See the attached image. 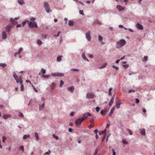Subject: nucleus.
<instances>
[{
  "label": "nucleus",
  "mask_w": 155,
  "mask_h": 155,
  "mask_svg": "<svg viewBox=\"0 0 155 155\" xmlns=\"http://www.w3.org/2000/svg\"><path fill=\"white\" fill-rule=\"evenodd\" d=\"M36 20L35 18L31 17L30 18L29 21H27V23H28V25L30 28H37L38 27V25L36 22L34 21Z\"/></svg>",
  "instance_id": "nucleus-1"
},
{
  "label": "nucleus",
  "mask_w": 155,
  "mask_h": 155,
  "mask_svg": "<svg viewBox=\"0 0 155 155\" xmlns=\"http://www.w3.org/2000/svg\"><path fill=\"white\" fill-rule=\"evenodd\" d=\"M13 76L15 80V81H16V82L17 83L20 82V84H21V88H20V89H21V91H23L24 90V86L22 84V81L21 78H18V77L16 74L14 72H13Z\"/></svg>",
  "instance_id": "nucleus-2"
},
{
  "label": "nucleus",
  "mask_w": 155,
  "mask_h": 155,
  "mask_svg": "<svg viewBox=\"0 0 155 155\" xmlns=\"http://www.w3.org/2000/svg\"><path fill=\"white\" fill-rule=\"evenodd\" d=\"M126 42L125 40L124 39L120 40L116 42V47L117 48H120L123 47L124 46Z\"/></svg>",
  "instance_id": "nucleus-3"
},
{
  "label": "nucleus",
  "mask_w": 155,
  "mask_h": 155,
  "mask_svg": "<svg viewBox=\"0 0 155 155\" xmlns=\"http://www.w3.org/2000/svg\"><path fill=\"white\" fill-rule=\"evenodd\" d=\"M44 7H45V10L47 13H49L50 12V8L49 5L47 2H45L44 3Z\"/></svg>",
  "instance_id": "nucleus-4"
},
{
  "label": "nucleus",
  "mask_w": 155,
  "mask_h": 155,
  "mask_svg": "<svg viewBox=\"0 0 155 155\" xmlns=\"http://www.w3.org/2000/svg\"><path fill=\"white\" fill-rule=\"evenodd\" d=\"M94 97V94L92 92L88 93L86 94V97L87 98H93Z\"/></svg>",
  "instance_id": "nucleus-5"
},
{
  "label": "nucleus",
  "mask_w": 155,
  "mask_h": 155,
  "mask_svg": "<svg viewBox=\"0 0 155 155\" xmlns=\"http://www.w3.org/2000/svg\"><path fill=\"white\" fill-rule=\"evenodd\" d=\"M84 120V119H83L79 118L76 120L75 121V123L76 125H78L80 124Z\"/></svg>",
  "instance_id": "nucleus-6"
},
{
  "label": "nucleus",
  "mask_w": 155,
  "mask_h": 155,
  "mask_svg": "<svg viewBox=\"0 0 155 155\" xmlns=\"http://www.w3.org/2000/svg\"><path fill=\"white\" fill-rule=\"evenodd\" d=\"M14 26V25H8L6 26L5 27V29H6V32H9L10 31V30H11V29L12 28V27H13V26Z\"/></svg>",
  "instance_id": "nucleus-7"
},
{
  "label": "nucleus",
  "mask_w": 155,
  "mask_h": 155,
  "mask_svg": "<svg viewBox=\"0 0 155 155\" xmlns=\"http://www.w3.org/2000/svg\"><path fill=\"white\" fill-rule=\"evenodd\" d=\"M90 31L87 32L86 33V38L88 41H90L91 40V37H90Z\"/></svg>",
  "instance_id": "nucleus-8"
},
{
  "label": "nucleus",
  "mask_w": 155,
  "mask_h": 155,
  "mask_svg": "<svg viewBox=\"0 0 155 155\" xmlns=\"http://www.w3.org/2000/svg\"><path fill=\"white\" fill-rule=\"evenodd\" d=\"M22 51H23V48L22 47H20L19 48V50H18V51L15 53L14 54V56L15 57H16L17 55H20V53L22 52Z\"/></svg>",
  "instance_id": "nucleus-9"
},
{
  "label": "nucleus",
  "mask_w": 155,
  "mask_h": 155,
  "mask_svg": "<svg viewBox=\"0 0 155 155\" xmlns=\"http://www.w3.org/2000/svg\"><path fill=\"white\" fill-rule=\"evenodd\" d=\"M89 116H90V114L89 113H86L83 115V116L82 118H80L85 120L87 119Z\"/></svg>",
  "instance_id": "nucleus-10"
},
{
  "label": "nucleus",
  "mask_w": 155,
  "mask_h": 155,
  "mask_svg": "<svg viewBox=\"0 0 155 155\" xmlns=\"http://www.w3.org/2000/svg\"><path fill=\"white\" fill-rule=\"evenodd\" d=\"M11 117V115L8 114H4L2 116V118L5 120H7L9 118H10Z\"/></svg>",
  "instance_id": "nucleus-11"
},
{
  "label": "nucleus",
  "mask_w": 155,
  "mask_h": 155,
  "mask_svg": "<svg viewBox=\"0 0 155 155\" xmlns=\"http://www.w3.org/2000/svg\"><path fill=\"white\" fill-rule=\"evenodd\" d=\"M136 28L139 30H142L143 29V25L140 24L138 23L136 24Z\"/></svg>",
  "instance_id": "nucleus-12"
},
{
  "label": "nucleus",
  "mask_w": 155,
  "mask_h": 155,
  "mask_svg": "<svg viewBox=\"0 0 155 155\" xmlns=\"http://www.w3.org/2000/svg\"><path fill=\"white\" fill-rule=\"evenodd\" d=\"M7 38V34L6 32L4 31H2V39L3 40H5Z\"/></svg>",
  "instance_id": "nucleus-13"
},
{
  "label": "nucleus",
  "mask_w": 155,
  "mask_h": 155,
  "mask_svg": "<svg viewBox=\"0 0 155 155\" xmlns=\"http://www.w3.org/2000/svg\"><path fill=\"white\" fill-rule=\"evenodd\" d=\"M116 107L117 109H118L119 108L121 104V102L120 101L118 100H117L116 101Z\"/></svg>",
  "instance_id": "nucleus-14"
},
{
  "label": "nucleus",
  "mask_w": 155,
  "mask_h": 155,
  "mask_svg": "<svg viewBox=\"0 0 155 155\" xmlns=\"http://www.w3.org/2000/svg\"><path fill=\"white\" fill-rule=\"evenodd\" d=\"M102 37L100 35H98V40H99V41L100 42L101 44L103 45L104 44V43L102 41Z\"/></svg>",
  "instance_id": "nucleus-15"
},
{
  "label": "nucleus",
  "mask_w": 155,
  "mask_h": 155,
  "mask_svg": "<svg viewBox=\"0 0 155 155\" xmlns=\"http://www.w3.org/2000/svg\"><path fill=\"white\" fill-rule=\"evenodd\" d=\"M68 90L71 92L73 93L74 91V87L73 86L71 85L70 87L68 88Z\"/></svg>",
  "instance_id": "nucleus-16"
},
{
  "label": "nucleus",
  "mask_w": 155,
  "mask_h": 155,
  "mask_svg": "<svg viewBox=\"0 0 155 155\" xmlns=\"http://www.w3.org/2000/svg\"><path fill=\"white\" fill-rule=\"evenodd\" d=\"M116 8H117L119 11H121L124 10V8H123V7L119 5L117 6Z\"/></svg>",
  "instance_id": "nucleus-17"
},
{
  "label": "nucleus",
  "mask_w": 155,
  "mask_h": 155,
  "mask_svg": "<svg viewBox=\"0 0 155 155\" xmlns=\"http://www.w3.org/2000/svg\"><path fill=\"white\" fill-rule=\"evenodd\" d=\"M45 106V103L44 102H43V104H39V110H41L43 109L44 108V106Z\"/></svg>",
  "instance_id": "nucleus-18"
},
{
  "label": "nucleus",
  "mask_w": 155,
  "mask_h": 155,
  "mask_svg": "<svg viewBox=\"0 0 155 155\" xmlns=\"http://www.w3.org/2000/svg\"><path fill=\"white\" fill-rule=\"evenodd\" d=\"M10 21L12 22V24L13 25H14L17 23V21L15 20V19H13L12 18H11L10 19Z\"/></svg>",
  "instance_id": "nucleus-19"
},
{
  "label": "nucleus",
  "mask_w": 155,
  "mask_h": 155,
  "mask_svg": "<svg viewBox=\"0 0 155 155\" xmlns=\"http://www.w3.org/2000/svg\"><path fill=\"white\" fill-rule=\"evenodd\" d=\"M82 57L83 58V59L85 61H89L88 59L86 58L84 52H83L82 54Z\"/></svg>",
  "instance_id": "nucleus-20"
},
{
  "label": "nucleus",
  "mask_w": 155,
  "mask_h": 155,
  "mask_svg": "<svg viewBox=\"0 0 155 155\" xmlns=\"http://www.w3.org/2000/svg\"><path fill=\"white\" fill-rule=\"evenodd\" d=\"M18 4L21 5H22L24 4L25 2L23 0H17Z\"/></svg>",
  "instance_id": "nucleus-21"
},
{
  "label": "nucleus",
  "mask_w": 155,
  "mask_h": 155,
  "mask_svg": "<svg viewBox=\"0 0 155 155\" xmlns=\"http://www.w3.org/2000/svg\"><path fill=\"white\" fill-rule=\"evenodd\" d=\"M114 96H113L112 97H111L110 101L109 103V105L110 106H111L112 104L113 103V101H114Z\"/></svg>",
  "instance_id": "nucleus-22"
},
{
  "label": "nucleus",
  "mask_w": 155,
  "mask_h": 155,
  "mask_svg": "<svg viewBox=\"0 0 155 155\" xmlns=\"http://www.w3.org/2000/svg\"><path fill=\"white\" fill-rule=\"evenodd\" d=\"M114 107L113 108H111V110H110V112L109 114V116L110 117H111L112 115V114H113V112H114Z\"/></svg>",
  "instance_id": "nucleus-23"
},
{
  "label": "nucleus",
  "mask_w": 155,
  "mask_h": 155,
  "mask_svg": "<svg viewBox=\"0 0 155 155\" xmlns=\"http://www.w3.org/2000/svg\"><path fill=\"white\" fill-rule=\"evenodd\" d=\"M100 113L102 116H104L106 113V111L105 110H102L101 111Z\"/></svg>",
  "instance_id": "nucleus-24"
},
{
  "label": "nucleus",
  "mask_w": 155,
  "mask_h": 155,
  "mask_svg": "<svg viewBox=\"0 0 155 155\" xmlns=\"http://www.w3.org/2000/svg\"><path fill=\"white\" fill-rule=\"evenodd\" d=\"M30 136L29 134H25L23 136V139L25 140L28 138H30Z\"/></svg>",
  "instance_id": "nucleus-25"
},
{
  "label": "nucleus",
  "mask_w": 155,
  "mask_h": 155,
  "mask_svg": "<svg viewBox=\"0 0 155 155\" xmlns=\"http://www.w3.org/2000/svg\"><path fill=\"white\" fill-rule=\"evenodd\" d=\"M55 84L54 82H52L51 85V90H53L54 89L55 87Z\"/></svg>",
  "instance_id": "nucleus-26"
},
{
  "label": "nucleus",
  "mask_w": 155,
  "mask_h": 155,
  "mask_svg": "<svg viewBox=\"0 0 155 155\" xmlns=\"http://www.w3.org/2000/svg\"><path fill=\"white\" fill-rule=\"evenodd\" d=\"M63 57V56L62 55L60 56L57 57V59H56V61L57 62H60L61 61L62 58Z\"/></svg>",
  "instance_id": "nucleus-27"
},
{
  "label": "nucleus",
  "mask_w": 155,
  "mask_h": 155,
  "mask_svg": "<svg viewBox=\"0 0 155 155\" xmlns=\"http://www.w3.org/2000/svg\"><path fill=\"white\" fill-rule=\"evenodd\" d=\"M46 73V71L45 69L42 68L41 69V72L39 73V75H40L41 74V73L42 74H44Z\"/></svg>",
  "instance_id": "nucleus-28"
},
{
  "label": "nucleus",
  "mask_w": 155,
  "mask_h": 155,
  "mask_svg": "<svg viewBox=\"0 0 155 155\" xmlns=\"http://www.w3.org/2000/svg\"><path fill=\"white\" fill-rule=\"evenodd\" d=\"M140 133L142 135L145 136V130L144 128L140 130Z\"/></svg>",
  "instance_id": "nucleus-29"
},
{
  "label": "nucleus",
  "mask_w": 155,
  "mask_h": 155,
  "mask_svg": "<svg viewBox=\"0 0 155 155\" xmlns=\"http://www.w3.org/2000/svg\"><path fill=\"white\" fill-rule=\"evenodd\" d=\"M64 76V74L62 73H58L57 72V76L62 77Z\"/></svg>",
  "instance_id": "nucleus-30"
},
{
  "label": "nucleus",
  "mask_w": 155,
  "mask_h": 155,
  "mask_svg": "<svg viewBox=\"0 0 155 155\" xmlns=\"http://www.w3.org/2000/svg\"><path fill=\"white\" fill-rule=\"evenodd\" d=\"M50 74H48L46 75L44 74L43 75V78L46 79H48L49 78V77H50Z\"/></svg>",
  "instance_id": "nucleus-31"
},
{
  "label": "nucleus",
  "mask_w": 155,
  "mask_h": 155,
  "mask_svg": "<svg viewBox=\"0 0 155 155\" xmlns=\"http://www.w3.org/2000/svg\"><path fill=\"white\" fill-rule=\"evenodd\" d=\"M70 70L75 72H78L79 71V70L78 69L75 68H71Z\"/></svg>",
  "instance_id": "nucleus-32"
},
{
  "label": "nucleus",
  "mask_w": 155,
  "mask_h": 155,
  "mask_svg": "<svg viewBox=\"0 0 155 155\" xmlns=\"http://www.w3.org/2000/svg\"><path fill=\"white\" fill-rule=\"evenodd\" d=\"M35 139L36 140H38L39 139L38 134V133L36 132L35 133Z\"/></svg>",
  "instance_id": "nucleus-33"
},
{
  "label": "nucleus",
  "mask_w": 155,
  "mask_h": 155,
  "mask_svg": "<svg viewBox=\"0 0 155 155\" xmlns=\"http://www.w3.org/2000/svg\"><path fill=\"white\" fill-rule=\"evenodd\" d=\"M74 22L72 21H69L68 25L70 26H72L73 25Z\"/></svg>",
  "instance_id": "nucleus-34"
},
{
  "label": "nucleus",
  "mask_w": 155,
  "mask_h": 155,
  "mask_svg": "<svg viewBox=\"0 0 155 155\" xmlns=\"http://www.w3.org/2000/svg\"><path fill=\"white\" fill-rule=\"evenodd\" d=\"M107 65V64L106 63H105L103 64V65H102L101 66L99 67V68L101 69L102 68H104L105 67V66H106Z\"/></svg>",
  "instance_id": "nucleus-35"
},
{
  "label": "nucleus",
  "mask_w": 155,
  "mask_h": 155,
  "mask_svg": "<svg viewBox=\"0 0 155 155\" xmlns=\"http://www.w3.org/2000/svg\"><path fill=\"white\" fill-rule=\"evenodd\" d=\"M31 87H32V88H33V90L35 91L37 93L38 92V90L37 89L35 88V87L33 86V85L31 84Z\"/></svg>",
  "instance_id": "nucleus-36"
},
{
  "label": "nucleus",
  "mask_w": 155,
  "mask_h": 155,
  "mask_svg": "<svg viewBox=\"0 0 155 155\" xmlns=\"http://www.w3.org/2000/svg\"><path fill=\"white\" fill-rule=\"evenodd\" d=\"M112 89V88H110L108 90V94L109 95H111V90Z\"/></svg>",
  "instance_id": "nucleus-37"
},
{
  "label": "nucleus",
  "mask_w": 155,
  "mask_h": 155,
  "mask_svg": "<svg viewBox=\"0 0 155 155\" xmlns=\"http://www.w3.org/2000/svg\"><path fill=\"white\" fill-rule=\"evenodd\" d=\"M0 66L4 68L6 66V64L5 63H0Z\"/></svg>",
  "instance_id": "nucleus-38"
},
{
  "label": "nucleus",
  "mask_w": 155,
  "mask_h": 155,
  "mask_svg": "<svg viewBox=\"0 0 155 155\" xmlns=\"http://www.w3.org/2000/svg\"><path fill=\"white\" fill-rule=\"evenodd\" d=\"M51 75L54 77L57 76V72L52 73L51 74Z\"/></svg>",
  "instance_id": "nucleus-39"
},
{
  "label": "nucleus",
  "mask_w": 155,
  "mask_h": 155,
  "mask_svg": "<svg viewBox=\"0 0 155 155\" xmlns=\"http://www.w3.org/2000/svg\"><path fill=\"white\" fill-rule=\"evenodd\" d=\"M98 149H96L95 150V151H94V154L93 155H99L97 153H98Z\"/></svg>",
  "instance_id": "nucleus-40"
},
{
  "label": "nucleus",
  "mask_w": 155,
  "mask_h": 155,
  "mask_svg": "<svg viewBox=\"0 0 155 155\" xmlns=\"http://www.w3.org/2000/svg\"><path fill=\"white\" fill-rule=\"evenodd\" d=\"M122 143L124 144H127V142L125 139H123Z\"/></svg>",
  "instance_id": "nucleus-41"
},
{
  "label": "nucleus",
  "mask_w": 155,
  "mask_h": 155,
  "mask_svg": "<svg viewBox=\"0 0 155 155\" xmlns=\"http://www.w3.org/2000/svg\"><path fill=\"white\" fill-rule=\"evenodd\" d=\"M64 84V82L62 80L60 81V84L59 85L60 87H61Z\"/></svg>",
  "instance_id": "nucleus-42"
},
{
  "label": "nucleus",
  "mask_w": 155,
  "mask_h": 155,
  "mask_svg": "<svg viewBox=\"0 0 155 155\" xmlns=\"http://www.w3.org/2000/svg\"><path fill=\"white\" fill-rule=\"evenodd\" d=\"M60 31H58V33H57V35H54V37H58L60 35Z\"/></svg>",
  "instance_id": "nucleus-43"
},
{
  "label": "nucleus",
  "mask_w": 155,
  "mask_h": 155,
  "mask_svg": "<svg viewBox=\"0 0 155 155\" xmlns=\"http://www.w3.org/2000/svg\"><path fill=\"white\" fill-rule=\"evenodd\" d=\"M79 14L82 15H84V14L83 13V10H80L79 11Z\"/></svg>",
  "instance_id": "nucleus-44"
},
{
  "label": "nucleus",
  "mask_w": 155,
  "mask_h": 155,
  "mask_svg": "<svg viewBox=\"0 0 155 155\" xmlns=\"http://www.w3.org/2000/svg\"><path fill=\"white\" fill-rule=\"evenodd\" d=\"M37 44H38V45H41V44H42V42L40 40H38L37 42Z\"/></svg>",
  "instance_id": "nucleus-45"
},
{
  "label": "nucleus",
  "mask_w": 155,
  "mask_h": 155,
  "mask_svg": "<svg viewBox=\"0 0 155 155\" xmlns=\"http://www.w3.org/2000/svg\"><path fill=\"white\" fill-rule=\"evenodd\" d=\"M147 59L148 58L147 57V56H144V58H143V61L144 62L147 61Z\"/></svg>",
  "instance_id": "nucleus-46"
},
{
  "label": "nucleus",
  "mask_w": 155,
  "mask_h": 155,
  "mask_svg": "<svg viewBox=\"0 0 155 155\" xmlns=\"http://www.w3.org/2000/svg\"><path fill=\"white\" fill-rule=\"evenodd\" d=\"M105 132H106V129H105V130H104L103 131H101L100 132L99 134H100V135L101 134H103L105 133Z\"/></svg>",
  "instance_id": "nucleus-47"
},
{
  "label": "nucleus",
  "mask_w": 155,
  "mask_h": 155,
  "mask_svg": "<svg viewBox=\"0 0 155 155\" xmlns=\"http://www.w3.org/2000/svg\"><path fill=\"white\" fill-rule=\"evenodd\" d=\"M6 138L5 136H3L2 137V142H5V140H6Z\"/></svg>",
  "instance_id": "nucleus-48"
},
{
  "label": "nucleus",
  "mask_w": 155,
  "mask_h": 155,
  "mask_svg": "<svg viewBox=\"0 0 155 155\" xmlns=\"http://www.w3.org/2000/svg\"><path fill=\"white\" fill-rule=\"evenodd\" d=\"M123 67L125 69H127V68L128 67V64H126V65H123Z\"/></svg>",
  "instance_id": "nucleus-49"
},
{
  "label": "nucleus",
  "mask_w": 155,
  "mask_h": 155,
  "mask_svg": "<svg viewBox=\"0 0 155 155\" xmlns=\"http://www.w3.org/2000/svg\"><path fill=\"white\" fill-rule=\"evenodd\" d=\"M128 132H129V134H130V135H132V134H133V132H132V130L130 129L128 130Z\"/></svg>",
  "instance_id": "nucleus-50"
},
{
  "label": "nucleus",
  "mask_w": 155,
  "mask_h": 155,
  "mask_svg": "<svg viewBox=\"0 0 155 155\" xmlns=\"http://www.w3.org/2000/svg\"><path fill=\"white\" fill-rule=\"evenodd\" d=\"M106 136V135L105 134L103 135V137H102V140H101V142H103L105 139V137Z\"/></svg>",
  "instance_id": "nucleus-51"
},
{
  "label": "nucleus",
  "mask_w": 155,
  "mask_h": 155,
  "mask_svg": "<svg viewBox=\"0 0 155 155\" xmlns=\"http://www.w3.org/2000/svg\"><path fill=\"white\" fill-rule=\"evenodd\" d=\"M112 67H113L114 68H115L117 70L118 69V67H116V66H115L114 65H112Z\"/></svg>",
  "instance_id": "nucleus-52"
},
{
  "label": "nucleus",
  "mask_w": 155,
  "mask_h": 155,
  "mask_svg": "<svg viewBox=\"0 0 155 155\" xmlns=\"http://www.w3.org/2000/svg\"><path fill=\"white\" fill-rule=\"evenodd\" d=\"M139 102H140V101H139V100L138 99L136 98V104H138L139 103Z\"/></svg>",
  "instance_id": "nucleus-53"
},
{
  "label": "nucleus",
  "mask_w": 155,
  "mask_h": 155,
  "mask_svg": "<svg viewBox=\"0 0 155 155\" xmlns=\"http://www.w3.org/2000/svg\"><path fill=\"white\" fill-rule=\"evenodd\" d=\"M54 138L56 140L58 139V137L57 136L55 135L54 134L53 135Z\"/></svg>",
  "instance_id": "nucleus-54"
},
{
  "label": "nucleus",
  "mask_w": 155,
  "mask_h": 155,
  "mask_svg": "<svg viewBox=\"0 0 155 155\" xmlns=\"http://www.w3.org/2000/svg\"><path fill=\"white\" fill-rule=\"evenodd\" d=\"M96 111H97V112H98L100 111V109H101L100 107H96Z\"/></svg>",
  "instance_id": "nucleus-55"
},
{
  "label": "nucleus",
  "mask_w": 155,
  "mask_h": 155,
  "mask_svg": "<svg viewBox=\"0 0 155 155\" xmlns=\"http://www.w3.org/2000/svg\"><path fill=\"white\" fill-rule=\"evenodd\" d=\"M20 149H21L22 151H24V147L23 146H21V147H20Z\"/></svg>",
  "instance_id": "nucleus-56"
},
{
  "label": "nucleus",
  "mask_w": 155,
  "mask_h": 155,
  "mask_svg": "<svg viewBox=\"0 0 155 155\" xmlns=\"http://www.w3.org/2000/svg\"><path fill=\"white\" fill-rule=\"evenodd\" d=\"M128 92H129V93H130L131 92H134L135 91L134 90H129Z\"/></svg>",
  "instance_id": "nucleus-57"
},
{
  "label": "nucleus",
  "mask_w": 155,
  "mask_h": 155,
  "mask_svg": "<svg viewBox=\"0 0 155 155\" xmlns=\"http://www.w3.org/2000/svg\"><path fill=\"white\" fill-rule=\"evenodd\" d=\"M46 154L47 155H50V150H49L48 152L46 153Z\"/></svg>",
  "instance_id": "nucleus-58"
},
{
  "label": "nucleus",
  "mask_w": 155,
  "mask_h": 155,
  "mask_svg": "<svg viewBox=\"0 0 155 155\" xmlns=\"http://www.w3.org/2000/svg\"><path fill=\"white\" fill-rule=\"evenodd\" d=\"M89 57L90 58H93V55L92 54L89 55Z\"/></svg>",
  "instance_id": "nucleus-59"
},
{
  "label": "nucleus",
  "mask_w": 155,
  "mask_h": 155,
  "mask_svg": "<svg viewBox=\"0 0 155 155\" xmlns=\"http://www.w3.org/2000/svg\"><path fill=\"white\" fill-rule=\"evenodd\" d=\"M98 132V130L97 129H96L94 130V132L95 133V134H97V132Z\"/></svg>",
  "instance_id": "nucleus-60"
},
{
  "label": "nucleus",
  "mask_w": 155,
  "mask_h": 155,
  "mask_svg": "<svg viewBox=\"0 0 155 155\" xmlns=\"http://www.w3.org/2000/svg\"><path fill=\"white\" fill-rule=\"evenodd\" d=\"M142 111H143V113H145L146 112V109L145 108H142Z\"/></svg>",
  "instance_id": "nucleus-61"
},
{
  "label": "nucleus",
  "mask_w": 155,
  "mask_h": 155,
  "mask_svg": "<svg viewBox=\"0 0 155 155\" xmlns=\"http://www.w3.org/2000/svg\"><path fill=\"white\" fill-rule=\"evenodd\" d=\"M112 152H113V155H116V153H115L114 149L112 150Z\"/></svg>",
  "instance_id": "nucleus-62"
},
{
  "label": "nucleus",
  "mask_w": 155,
  "mask_h": 155,
  "mask_svg": "<svg viewBox=\"0 0 155 155\" xmlns=\"http://www.w3.org/2000/svg\"><path fill=\"white\" fill-rule=\"evenodd\" d=\"M21 27V24H18L16 25V27Z\"/></svg>",
  "instance_id": "nucleus-63"
},
{
  "label": "nucleus",
  "mask_w": 155,
  "mask_h": 155,
  "mask_svg": "<svg viewBox=\"0 0 155 155\" xmlns=\"http://www.w3.org/2000/svg\"><path fill=\"white\" fill-rule=\"evenodd\" d=\"M118 27H119V28H124L123 27V25H119V26H118Z\"/></svg>",
  "instance_id": "nucleus-64"
}]
</instances>
